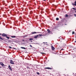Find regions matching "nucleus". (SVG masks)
<instances>
[{"mask_svg": "<svg viewBox=\"0 0 76 76\" xmlns=\"http://www.w3.org/2000/svg\"><path fill=\"white\" fill-rule=\"evenodd\" d=\"M38 33H39L40 34H41V32H33L31 33V34H37Z\"/></svg>", "mask_w": 76, "mask_h": 76, "instance_id": "f257e3e1", "label": "nucleus"}, {"mask_svg": "<svg viewBox=\"0 0 76 76\" xmlns=\"http://www.w3.org/2000/svg\"><path fill=\"white\" fill-rule=\"evenodd\" d=\"M10 63L11 64H15V63L13 62V61L12 60H10Z\"/></svg>", "mask_w": 76, "mask_h": 76, "instance_id": "f03ea898", "label": "nucleus"}, {"mask_svg": "<svg viewBox=\"0 0 76 76\" xmlns=\"http://www.w3.org/2000/svg\"><path fill=\"white\" fill-rule=\"evenodd\" d=\"M0 64L2 66V67H3V66H4V65L2 62H0Z\"/></svg>", "mask_w": 76, "mask_h": 76, "instance_id": "7ed1b4c3", "label": "nucleus"}, {"mask_svg": "<svg viewBox=\"0 0 76 76\" xmlns=\"http://www.w3.org/2000/svg\"><path fill=\"white\" fill-rule=\"evenodd\" d=\"M45 69H50V70H52V68L49 67H45Z\"/></svg>", "mask_w": 76, "mask_h": 76, "instance_id": "20e7f679", "label": "nucleus"}, {"mask_svg": "<svg viewBox=\"0 0 76 76\" xmlns=\"http://www.w3.org/2000/svg\"><path fill=\"white\" fill-rule=\"evenodd\" d=\"M8 68L10 70H11V71H12V68H11V66H10L9 65Z\"/></svg>", "mask_w": 76, "mask_h": 76, "instance_id": "39448f33", "label": "nucleus"}, {"mask_svg": "<svg viewBox=\"0 0 76 76\" xmlns=\"http://www.w3.org/2000/svg\"><path fill=\"white\" fill-rule=\"evenodd\" d=\"M51 48H52V50H55V48L53 47V46L52 45L51 46Z\"/></svg>", "mask_w": 76, "mask_h": 76, "instance_id": "423d86ee", "label": "nucleus"}, {"mask_svg": "<svg viewBox=\"0 0 76 76\" xmlns=\"http://www.w3.org/2000/svg\"><path fill=\"white\" fill-rule=\"evenodd\" d=\"M7 35L5 34H2V37H6Z\"/></svg>", "mask_w": 76, "mask_h": 76, "instance_id": "0eeeda50", "label": "nucleus"}, {"mask_svg": "<svg viewBox=\"0 0 76 76\" xmlns=\"http://www.w3.org/2000/svg\"><path fill=\"white\" fill-rule=\"evenodd\" d=\"M37 37H38V35L35 36L34 37V38H37Z\"/></svg>", "mask_w": 76, "mask_h": 76, "instance_id": "6e6552de", "label": "nucleus"}, {"mask_svg": "<svg viewBox=\"0 0 76 76\" xmlns=\"http://www.w3.org/2000/svg\"><path fill=\"white\" fill-rule=\"evenodd\" d=\"M21 48H22V49H24V50H26V48L25 47H21Z\"/></svg>", "mask_w": 76, "mask_h": 76, "instance_id": "1a4fd4ad", "label": "nucleus"}, {"mask_svg": "<svg viewBox=\"0 0 76 76\" xmlns=\"http://www.w3.org/2000/svg\"><path fill=\"white\" fill-rule=\"evenodd\" d=\"M47 31H48V32L49 33H50L51 32V31H50V30L48 29H47Z\"/></svg>", "mask_w": 76, "mask_h": 76, "instance_id": "9d476101", "label": "nucleus"}, {"mask_svg": "<svg viewBox=\"0 0 76 76\" xmlns=\"http://www.w3.org/2000/svg\"><path fill=\"white\" fill-rule=\"evenodd\" d=\"M16 36H11V38H16Z\"/></svg>", "mask_w": 76, "mask_h": 76, "instance_id": "9b49d317", "label": "nucleus"}, {"mask_svg": "<svg viewBox=\"0 0 76 76\" xmlns=\"http://www.w3.org/2000/svg\"><path fill=\"white\" fill-rule=\"evenodd\" d=\"M38 37H39V36H40V37H41V36H43V34H38Z\"/></svg>", "mask_w": 76, "mask_h": 76, "instance_id": "f8f14e48", "label": "nucleus"}, {"mask_svg": "<svg viewBox=\"0 0 76 76\" xmlns=\"http://www.w3.org/2000/svg\"><path fill=\"white\" fill-rule=\"evenodd\" d=\"M0 39H2V40H3L4 39L2 38L0 36Z\"/></svg>", "mask_w": 76, "mask_h": 76, "instance_id": "ddd939ff", "label": "nucleus"}, {"mask_svg": "<svg viewBox=\"0 0 76 76\" xmlns=\"http://www.w3.org/2000/svg\"><path fill=\"white\" fill-rule=\"evenodd\" d=\"M75 4H74V6H76V0L75 2Z\"/></svg>", "mask_w": 76, "mask_h": 76, "instance_id": "4468645a", "label": "nucleus"}, {"mask_svg": "<svg viewBox=\"0 0 76 76\" xmlns=\"http://www.w3.org/2000/svg\"><path fill=\"white\" fill-rule=\"evenodd\" d=\"M6 37L7 38V39H9V37H7V35L6 36Z\"/></svg>", "mask_w": 76, "mask_h": 76, "instance_id": "2eb2a0df", "label": "nucleus"}, {"mask_svg": "<svg viewBox=\"0 0 76 76\" xmlns=\"http://www.w3.org/2000/svg\"><path fill=\"white\" fill-rule=\"evenodd\" d=\"M56 20H59V18H56Z\"/></svg>", "mask_w": 76, "mask_h": 76, "instance_id": "dca6fc26", "label": "nucleus"}, {"mask_svg": "<svg viewBox=\"0 0 76 76\" xmlns=\"http://www.w3.org/2000/svg\"><path fill=\"white\" fill-rule=\"evenodd\" d=\"M29 40H30V41H31V40H33V39L32 38H30L29 39Z\"/></svg>", "mask_w": 76, "mask_h": 76, "instance_id": "f3484780", "label": "nucleus"}, {"mask_svg": "<svg viewBox=\"0 0 76 76\" xmlns=\"http://www.w3.org/2000/svg\"><path fill=\"white\" fill-rule=\"evenodd\" d=\"M65 16H66V17H68V16H69V15H67V14H66V15H65Z\"/></svg>", "mask_w": 76, "mask_h": 76, "instance_id": "a211bd4d", "label": "nucleus"}, {"mask_svg": "<svg viewBox=\"0 0 76 76\" xmlns=\"http://www.w3.org/2000/svg\"><path fill=\"white\" fill-rule=\"evenodd\" d=\"M37 75H39L40 74L39 73L37 72Z\"/></svg>", "mask_w": 76, "mask_h": 76, "instance_id": "6ab92c4d", "label": "nucleus"}, {"mask_svg": "<svg viewBox=\"0 0 76 76\" xmlns=\"http://www.w3.org/2000/svg\"><path fill=\"white\" fill-rule=\"evenodd\" d=\"M75 34V32L74 31H72V35H73Z\"/></svg>", "mask_w": 76, "mask_h": 76, "instance_id": "aec40b11", "label": "nucleus"}, {"mask_svg": "<svg viewBox=\"0 0 76 76\" xmlns=\"http://www.w3.org/2000/svg\"><path fill=\"white\" fill-rule=\"evenodd\" d=\"M30 46L31 48H32V45H30Z\"/></svg>", "mask_w": 76, "mask_h": 76, "instance_id": "412c9836", "label": "nucleus"}, {"mask_svg": "<svg viewBox=\"0 0 76 76\" xmlns=\"http://www.w3.org/2000/svg\"><path fill=\"white\" fill-rule=\"evenodd\" d=\"M27 69H30V68L29 67H27Z\"/></svg>", "mask_w": 76, "mask_h": 76, "instance_id": "4be33fe9", "label": "nucleus"}, {"mask_svg": "<svg viewBox=\"0 0 76 76\" xmlns=\"http://www.w3.org/2000/svg\"><path fill=\"white\" fill-rule=\"evenodd\" d=\"M72 9H73V10H76V9L74 8H72Z\"/></svg>", "mask_w": 76, "mask_h": 76, "instance_id": "5701e85b", "label": "nucleus"}, {"mask_svg": "<svg viewBox=\"0 0 76 76\" xmlns=\"http://www.w3.org/2000/svg\"><path fill=\"white\" fill-rule=\"evenodd\" d=\"M8 42H11V40H9Z\"/></svg>", "mask_w": 76, "mask_h": 76, "instance_id": "b1692460", "label": "nucleus"}, {"mask_svg": "<svg viewBox=\"0 0 76 76\" xmlns=\"http://www.w3.org/2000/svg\"><path fill=\"white\" fill-rule=\"evenodd\" d=\"M9 48H11V49L12 48V47H11L10 46H9Z\"/></svg>", "mask_w": 76, "mask_h": 76, "instance_id": "393cba45", "label": "nucleus"}, {"mask_svg": "<svg viewBox=\"0 0 76 76\" xmlns=\"http://www.w3.org/2000/svg\"><path fill=\"white\" fill-rule=\"evenodd\" d=\"M30 13H32V11H31L30 12Z\"/></svg>", "mask_w": 76, "mask_h": 76, "instance_id": "a878e982", "label": "nucleus"}, {"mask_svg": "<svg viewBox=\"0 0 76 76\" xmlns=\"http://www.w3.org/2000/svg\"><path fill=\"white\" fill-rule=\"evenodd\" d=\"M13 48V49H14V50H16V49L15 48Z\"/></svg>", "mask_w": 76, "mask_h": 76, "instance_id": "bb28decb", "label": "nucleus"}, {"mask_svg": "<svg viewBox=\"0 0 76 76\" xmlns=\"http://www.w3.org/2000/svg\"><path fill=\"white\" fill-rule=\"evenodd\" d=\"M74 16H75V17H76V14H74Z\"/></svg>", "mask_w": 76, "mask_h": 76, "instance_id": "cd10ccee", "label": "nucleus"}, {"mask_svg": "<svg viewBox=\"0 0 76 76\" xmlns=\"http://www.w3.org/2000/svg\"><path fill=\"white\" fill-rule=\"evenodd\" d=\"M28 73H30V71H28Z\"/></svg>", "mask_w": 76, "mask_h": 76, "instance_id": "c85d7f7f", "label": "nucleus"}, {"mask_svg": "<svg viewBox=\"0 0 76 76\" xmlns=\"http://www.w3.org/2000/svg\"><path fill=\"white\" fill-rule=\"evenodd\" d=\"M40 53H41V54H44V53H41V52H40Z\"/></svg>", "mask_w": 76, "mask_h": 76, "instance_id": "c756f323", "label": "nucleus"}, {"mask_svg": "<svg viewBox=\"0 0 76 76\" xmlns=\"http://www.w3.org/2000/svg\"><path fill=\"white\" fill-rule=\"evenodd\" d=\"M27 37V36H24V37Z\"/></svg>", "mask_w": 76, "mask_h": 76, "instance_id": "7c9ffc66", "label": "nucleus"}, {"mask_svg": "<svg viewBox=\"0 0 76 76\" xmlns=\"http://www.w3.org/2000/svg\"><path fill=\"white\" fill-rule=\"evenodd\" d=\"M72 5H73V6L74 5H74V4H73V3H72Z\"/></svg>", "mask_w": 76, "mask_h": 76, "instance_id": "2f4dec72", "label": "nucleus"}, {"mask_svg": "<svg viewBox=\"0 0 76 76\" xmlns=\"http://www.w3.org/2000/svg\"><path fill=\"white\" fill-rule=\"evenodd\" d=\"M23 38H25V36H24V37H23Z\"/></svg>", "mask_w": 76, "mask_h": 76, "instance_id": "473e14b6", "label": "nucleus"}, {"mask_svg": "<svg viewBox=\"0 0 76 76\" xmlns=\"http://www.w3.org/2000/svg\"><path fill=\"white\" fill-rule=\"evenodd\" d=\"M23 38H25V36H24V37H23Z\"/></svg>", "mask_w": 76, "mask_h": 76, "instance_id": "72a5a7b5", "label": "nucleus"}, {"mask_svg": "<svg viewBox=\"0 0 76 76\" xmlns=\"http://www.w3.org/2000/svg\"><path fill=\"white\" fill-rule=\"evenodd\" d=\"M46 0H43V1H46Z\"/></svg>", "mask_w": 76, "mask_h": 76, "instance_id": "f704fd0d", "label": "nucleus"}, {"mask_svg": "<svg viewBox=\"0 0 76 76\" xmlns=\"http://www.w3.org/2000/svg\"><path fill=\"white\" fill-rule=\"evenodd\" d=\"M22 41H25V40L23 39V40H22Z\"/></svg>", "mask_w": 76, "mask_h": 76, "instance_id": "c9c22d12", "label": "nucleus"}, {"mask_svg": "<svg viewBox=\"0 0 76 76\" xmlns=\"http://www.w3.org/2000/svg\"><path fill=\"white\" fill-rule=\"evenodd\" d=\"M75 42H76V41H75Z\"/></svg>", "mask_w": 76, "mask_h": 76, "instance_id": "e433bc0d", "label": "nucleus"}, {"mask_svg": "<svg viewBox=\"0 0 76 76\" xmlns=\"http://www.w3.org/2000/svg\"><path fill=\"white\" fill-rule=\"evenodd\" d=\"M0 68H1V66H0Z\"/></svg>", "mask_w": 76, "mask_h": 76, "instance_id": "4c0bfd02", "label": "nucleus"}, {"mask_svg": "<svg viewBox=\"0 0 76 76\" xmlns=\"http://www.w3.org/2000/svg\"><path fill=\"white\" fill-rule=\"evenodd\" d=\"M64 25H67V24H64Z\"/></svg>", "mask_w": 76, "mask_h": 76, "instance_id": "58836bf2", "label": "nucleus"}, {"mask_svg": "<svg viewBox=\"0 0 76 76\" xmlns=\"http://www.w3.org/2000/svg\"><path fill=\"white\" fill-rule=\"evenodd\" d=\"M61 50H63V49H62Z\"/></svg>", "mask_w": 76, "mask_h": 76, "instance_id": "ea45409f", "label": "nucleus"}, {"mask_svg": "<svg viewBox=\"0 0 76 76\" xmlns=\"http://www.w3.org/2000/svg\"><path fill=\"white\" fill-rule=\"evenodd\" d=\"M31 42H32V41H31Z\"/></svg>", "mask_w": 76, "mask_h": 76, "instance_id": "a19ab883", "label": "nucleus"}, {"mask_svg": "<svg viewBox=\"0 0 76 76\" xmlns=\"http://www.w3.org/2000/svg\"><path fill=\"white\" fill-rule=\"evenodd\" d=\"M46 44H47V42H46Z\"/></svg>", "mask_w": 76, "mask_h": 76, "instance_id": "79ce46f5", "label": "nucleus"}, {"mask_svg": "<svg viewBox=\"0 0 76 76\" xmlns=\"http://www.w3.org/2000/svg\"><path fill=\"white\" fill-rule=\"evenodd\" d=\"M75 12L76 13V11Z\"/></svg>", "mask_w": 76, "mask_h": 76, "instance_id": "37998d69", "label": "nucleus"}, {"mask_svg": "<svg viewBox=\"0 0 76 76\" xmlns=\"http://www.w3.org/2000/svg\"><path fill=\"white\" fill-rule=\"evenodd\" d=\"M43 43H45V42H43Z\"/></svg>", "mask_w": 76, "mask_h": 76, "instance_id": "c03bdc74", "label": "nucleus"}, {"mask_svg": "<svg viewBox=\"0 0 76 76\" xmlns=\"http://www.w3.org/2000/svg\"><path fill=\"white\" fill-rule=\"evenodd\" d=\"M0 35H1V34H0Z\"/></svg>", "mask_w": 76, "mask_h": 76, "instance_id": "a18cd8bd", "label": "nucleus"}, {"mask_svg": "<svg viewBox=\"0 0 76 76\" xmlns=\"http://www.w3.org/2000/svg\"><path fill=\"white\" fill-rule=\"evenodd\" d=\"M43 50H44V49H43Z\"/></svg>", "mask_w": 76, "mask_h": 76, "instance_id": "49530a36", "label": "nucleus"}]
</instances>
